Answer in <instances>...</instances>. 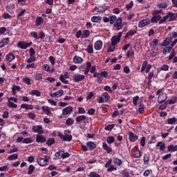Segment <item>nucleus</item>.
I'll use <instances>...</instances> for the list:
<instances>
[{"label": "nucleus", "mask_w": 177, "mask_h": 177, "mask_svg": "<svg viewBox=\"0 0 177 177\" xmlns=\"http://www.w3.org/2000/svg\"><path fill=\"white\" fill-rule=\"evenodd\" d=\"M64 134H62V132L58 131L57 132V136L62 140L63 141L65 142H71V140H73V135H71V131L70 129H66L64 131Z\"/></svg>", "instance_id": "obj_1"}, {"label": "nucleus", "mask_w": 177, "mask_h": 177, "mask_svg": "<svg viewBox=\"0 0 177 177\" xmlns=\"http://www.w3.org/2000/svg\"><path fill=\"white\" fill-rule=\"evenodd\" d=\"M122 35V32H119L118 35H114L112 37V38L111 39L112 46H116L120 42Z\"/></svg>", "instance_id": "obj_2"}, {"label": "nucleus", "mask_w": 177, "mask_h": 177, "mask_svg": "<svg viewBox=\"0 0 177 177\" xmlns=\"http://www.w3.org/2000/svg\"><path fill=\"white\" fill-rule=\"evenodd\" d=\"M32 131L35 133H38V135L44 134V127L42 125H35L32 128Z\"/></svg>", "instance_id": "obj_3"}, {"label": "nucleus", "mask_w": 177, "mask_h": 177, "mask_svg": "<svg viewBox=\"0 0 177 177\" xmlns=\"http://www.w3.org/2000/svg\"><path fill=\"white\" fill-rule=\"evenodd\" d=\"M114 28H116V30L119 31L122 29L123 26H122V17H118L117 19V21L115 22L113 24Z\"/></svg>", "instance_id": "obj_4"}, {"label": "nucleus", "mask_w": 177, "mask_h": 177, "mask_svg": "<svg viewBox=\"0 0 177 177\" xmlns=\"http://www.w3.org/2000/svg\"><path fill=\"white\" fill-rule=\"evenodd\" d=\"M150 23H151V21H150V19L149 18L142 19L138 23V28H145V26H149Z\"/></svg>", "instance_id": "obj_5"}, {"label": "nucleus", "mask_w": 177, "mask_h": 177, "mask_svg": "<svg viewBox=\"0 0 177 177\" xmlns=\"http://www.w3.org/2000/svg\"><path fill=\"white\" fill-rule=\"evenodd\" d=\"M64 94V91H63V89H60L59 91H55L54 93H50L49 95L51 97H60L63 96Z\"/></svg>", "instance_id": "obj_6"}, {"label": "nucleus", "mask_w": 177, "mask_h": 177, "mask_svg": "<svg viewBox=\"0 0 177 177\" xmlns=\"http://www.w3.org/2000/svg\"><path fill=\"white\" fill-rule=\"evenodd\" d=\"M84 79H85V75H84L75 74L73 75V80L75 81V82H77V83L82 82V80H84Z\"/></svg>", "instance_id": "obj_7"}, {"label": "nucleus", "mask_w": 177, "mask_h": 177, "mask_svg": "<svg viewBox=\"0 0 177 177\" xmlns=\"http://www.w3.org/2000/svg\"><path fill=\"white\" fill-rule=\"evenodd\" d=\"M167 98V95L166 93H162L158 95V102L159 104H162L163 102H165L166 101Z\"/></svg>", "instance_id": "obj_8"}, {"label": "nucleus", "mask_w": 177, "mask_h": 177, "mask_svg": "<svg viewBox=\"0 0 177 177\" xmlns=\"http://www.w3.org/2000/svg\"><path fill=\"white\" fill-rule=\"evenodd\" d=\"M16 8L15 3H10L7 5L6 7V10L11 15H13L15 12L13 10Z\"/></svg>", "instance_id": "obj_9"}, {"label": "nucleus", "mask_w": 177, "mask_h": 177, "mask_svg": "<svg viewBox=\"0 0 177 177\" xmlns=\"http://www.w3.org/2000/svg\"><path fill=\"white\" fill-rule=\"evenodd\" d=\"M73 106H66L62 110L63 115L64 116H67L68 115H70L73 113Z\"/></svg>", "instance_id": "obj_10"}, {"label": "nucleus", "mask_w": 177, "mask_h": 177, "mask_svg": "<svg viewBox=\"0 0 177 177\" xmlns=\"http://www.w3.org/2000/svg\"><path fill=\"white\" fill-rule=\"evenodd\" d=\"M46 141V138L44 135L37 134L36 136V142L37 143H45Z\"/></svg>", "instance_id": "obj_11"}, {"label": "nucleus", "mask_w": 177, "mask_h": 177, "mask_svg": "<svg viewBox=\"0 0 177 177\" xmlns=\"http://www.w3.org/2000/svg\"><path fill=\"white\" fill-rule=\"evenodd\" d=\"M129 139L130 142H135L138 139V136L136 134H135L133 132L129 131Z\"/></svg>", "instance_id": "obj_12"}, {"label": "nucleus", "mask_w": 177, "mask_h": 177, "mask_svg": "<svg viewBox=\"0 0 177 177\" xmlns=\"http://www.w3.org/2000/svg\"><path fill=\"white\" fill-rule=\"evenodd\" d=\"M86 120V115H78L76 118V123L77 124L80 125L81 124V123H82V122L85 121Z\"/></svg>", "instance_id": "obj_13"}, {"label": "nucleus", "mask_w": 177, "mask_h": 177, "mask_svg": "<svg viewBox=\"0 0 177 177\" xmlns=\"http://www.w3.org/2000/svg\"><path fill=\"white\" fill-rule=\"evenodd\" d=\"M102 148L106 152L109 154L112 151V149L108 145L106 142H102Z\"/></svg>", "instance_id": "obj_14"}, {"label": "nucleus", "mask_w": 177, "mask_h": 177, "mask_svg": "<svg viewBox=\"0 0 177 177\" xmlns=\"http://www.w3.org/2000/svg\"><path fill=\"white\" fill-rule=\"evenodd\" d=\"M17 47L22 50H26L28 48L27 42L20 41L17 44Z\"/></svg>", "instance_id": "obj_15"}, {"label": "nucleus", "mask_w": 177, "mask_h": 177, "mask_svg": "<svg viewBox=\"0 0 177 177\" xmlns=\"http://www.w3.org/2000/svg\"><path fill=\"white\" fill-rule=\"evenodd\" d=\"M102 41L101 40H97L94 44V48L95 50L98 51L102 49Z\"/></svg>", "instance_id": "obj_16"}, {"label": "nucleus", "mask_w": 177, "mask_h": 177, "mask_svg": "<svg viewBox=\"0 0 177 177\" xmlns=\"http://www.w3.org/2000/svg\"><path fill=\"white\" fill-rule=\"evenodd\" d=\"M44 24V18L41 16H37L35 21V26L39 27Z\"/></svg>", "instance_id": "obj_17"}, {"label": "nucleus", "mask_w": 177, "mask_h": 177, "mask_svg": "<svg viewBox=\"0 0 177 177\" xmlns=\"http://www.w3.org/2000/svg\"><path fill=\"white\" fill-rule=\"evenodd\" d=\"M21 108L26 110H33L34 106L32 104H28L26 103L21 104Z\"/></svg>", "instance_id": "obj_18"}, {"label": "nucleus", "mask_w": 177, "mask_h": 177, "mask_svg": "<svg viewBox=\"0 0 177 177\" xmlns=\"http://www.w3.org/2000/svg\"><path fill=\"white\" fill-rule=\"evenodd\" d=\"M172 41V37H167L166 38L163 42L161 44V46L163 47V46H167L169 45L170 43H171Z\"/></svg>", "instance_id": "obj_19"}, {"label": "nucleus", "mask_w": 177, "mask_h": 177, "mask_svg": "<svg viewBox=\"0 0 177 177\" xmlns=\"http://www.w3.org/2000/svg\"><path fill=\"white\" fill-rule=\"evenodd\" d=\"M86 145L90 151H93V149L96 148V145L93 141H88L86 142Z\"/></svg>", "instance_id": "obj_20"}, {"label": "nucleus", "mask_w": 177, "mask_h": 177, "mask_svg": "<svg viewBox=\"0 0 177 177\" xmlns=\"http://www.w3.org/2000/svg\"><path fill=\"white\" fill-rule=\"evenodd\" d=\"M6 60H8V62H12L13 60L16 59V57L12 53H9L6 57Z\"/></svg>", "instance_id": "obj_21"}, {"label": "nucleus", "mask_w": 177, "mask_h": 177, "mask_svg": "<svg viewBox=\"0 0 177 177\" xmlns=\"http://www.w3.org/2000/svg\"><path fill=\"white\" fill-rule=\"evenodd\" d=\"M149 160H150V154L145 153L143 156L144 165H148Z\"/></svg>", "instance_id": "obj_22"}, {"label": "nucleus", "mask_w": 177, "mask_h": 177, "mask_svg": "<svg viewBox=\"0 0 177 177\" xmlns=\"http://www.w3.org/2000/svg\"><path fill=\"white\" fill-rule=\"evenodd\" d=\"M84 62V59L82 57L75 55L73 58V62L75 64H82Z\"/></svg>", "instance_id": "obj_23"}, {"label": "nucleus", "mask_w": 177, "mask_h": 177, "mask_svg": "<svg viewBox=\"0 0 177 177\" xmlns=\"http://www.w3.org/2000/svg\"><path fill=\"white\" fill-rule=\"evenodd\" d=\"M18 158H19V154L17 153L9 155L8 157V160H12V161L16 160Z\"/></svg>", "instance_id": "obj_24"}, {"label": "nucleus", "mask_w": 177, "mask_h": 177, "mask_svg": "<svg viewBox=\"0 0 177 177\" xmlns=\"http://www.w3.org/2000/svg\"><path fill=\"white\" fill-rule=\"evenodd\" d=\"M7 106L10 109H18V105L10 100L8 101Z\"/></svg>", "instance_id": "obj_25"}, {"label": "nucleus", "mask_w": 177, "mask_h": 177, "mask_svg": "<svg viewBox=\"0 0 177 177\" xmlns=\"http://www.w3.org/2000/svg\"><path fill=\"white\" fill-rule=\"evenodd\" d=\"M37 163L40 167H44L46 165V160L44 158H40L37 159Z\"/></svg>", "instance_id": "obj_26"}, {"label": "nucleus", "mask_w": 177, "mask_h": 177, "mask_svg": "<svg viewBox=\"0 0 177 177\" xmlns=\"http://www.w3.org/2000/svg\"><path fill=\"white\" fill-rule=\"evenodd\" d=\"M136 32L137 31L136 30H131L128 31L127 33L124 36V39H128L130 36L133 37V35H136Z\"/></svg>", "instance_id": "obj_27"}, {"label": "nucleus", "mask_w": 177, "mask_h": 177, "mask_svg": "<svg viewBox=\"0 0 177 177\" xmlns=\"http://www.w3.org/2000/svg\"><path fill=\"white\" fill-rule=\"evenodd\" d=\"M29 94L30 95H35L36 97H41V91L37 89L32 90L30 91Z\"/></svg>", "instance_id": "obj_28"}, {"label": "nucleus", "mask_w": 177, "mask_h": 177, "mask_svg": "<svg viewBox=\"0 0 177 177\" xmlns=\"http://www.w3.org/2000/svg\"><path fill=\"white\" fill-rule=\"evenodd\" d=\"M83 50L87 52L88 54H93V45L89 44L87 48L83 49Z\"/></svg>", "instance_id": "obj_29"}, {"label": "nucleus", "mask_w": 177, "mask_h": 177, "mask_svg": "<svg viewBox=\"0 0 177 177\" xmlns=\"http://www.w3.org/2000/svg\"><path fill=\"white\" fill-rule=\"evenodd\" d=\"M139 108H138V113L140 114H142L145 112V105L142 102H138Z\"/></svg>", "instance_id": "obj_30"}, {"label": "nucleus", "mask_w": 177, "mask_h": 177, "mask_svg": "<svg viewBox=\"0 0 177 177\" xmlns=\"http://www.w3.org/2000/svg\"><path fill=\"white\" fill-rule=\"evenodd\" d=\"M89 36H91V31H89V30H84L82 39H87Z\"/></svg>", "instance_id": "obj_31"}, {"label": "nucleus", "mask_w": 177, "mask_h": 177, "mask_svg": "<svg viewBox=\"0 0 177 177\" xmlns=\"http://www.w3.org/2000/svg\"><path fill=\"white\" fill-rule=\"evenodd\" d=\"M152 49L153 51L151 52L149 55L151 58H154L157 56V54L158 53V48H153Z\"/></svg>", "instance_id": "obj_32"}, {"label": "nucleus", "mask_w": 177, "mask_h": 177, "mask_svg": "<svg viewBox=\"0 0 177 177\" xmlns=\"http://www.w3.org/2000/svg\"><path fill=\"white\" fill-rule=\"evenodd\" d=\"M113 161L114 162V165L116 166H121L122 165V161L118 158H113Z\"/></svg>", "instance_id": "obj_33"}, {"label": "nucleus", "mask_w": 177, "mask_h": 177, "mask_svg": "<svg viewBox=\"0 0 177 177\" xmlns=\"http://www.w3.org/2000/svg\"><path fill=\"white\" fill-rule=\"evenodd\" d=\"M167 16L168 19L169 18L170 22L175 21V19H176V17L174 15V13H173V12H168L167 14Z\"/></svg>", "instance_id": "obj_34"}, {"label": "nucleus", "mask_w": 177, "mask_h": 177, "mask_svg": "<svg viewBox=\"0 0 177 177\" xmlns=\"http://www.w3.org/2000/svg\"><path fill=\"white\" fill-rule=\"evenodd\" d=\"M35 169H36V167L33 165H30L28 167V174L32 175L35 171Z\"/></svg>", "instance_id": "obj_35"}, {"label": "nucleus", "mask_w": 177, "mask_h": 177, "mask_svg": "<svg viewBox=\"0 0 177 177\" xmlns=\"http://www.w3.org/2000/svg\"><path fill=\"white\" fill-rule=\"evenodd\" d=\"M177 101V97H173L172 98L166 101V102H167V104H169V105H172L176 103Z\"/></svg>", "instance_id": "obj_36"}, {"label": "nucleus", "mask_w": 177, "mask_h": 177, "mask_svg": "<svg viewBox=\"0 0 177 177\" xmlns=\"http://www.w3.org/2000/svg\"><path fill=\"white\" fill-rule=\"evenodd\" d=\"M101 21V17L100 16H93L91 17V21L93 23H99Z\"/></svg>", "instance_id": "obj_37"}, {"label": "nucleus", "mask_w": 177, "mask_h": 177, "mask_svg": "<svg viewBox=\"0 0 177 177\" xmlns=\"http://www.w3.org/2000/svg\"><path fill=\"white\" fill-rule=\"evenodd\" d=\"M55 138H50L47 140V141L46 142V144L48 146L50 147L52 145H53L55 144Z\"/></svg>", "instance_id": "obj_38"}, {"label": "nucleus", "mask_w": 177, "mask_h": 177, "mask_svg": "<svg viewBox=\"0 0 177 177\" xmlns=\"http://www.w3.org/2000/svg\"><path fill=\"white\" fill-rule=\"evenodd\" d=\"M167 124H174V123H176L177 122V118H176L175 117L171 118H168L167 120Z\"/></svg>", "instance_id": "obj_39"}, {"label": "nucleus", "mask_w": 177, "mask_h": 177, "mask_svg": "<svg viewBox=\"0 0 177 177\" xmlns=\"http://www.w3.org/2000/svg\"><path fill=\"white\" fill-rule=\"evenodd\" d=\"M117 20L118 19L115 15H111L109 17V23L111 25H113Z\"/></svg>", "instance_id": "obj_40"}, {"label": "nucleus", "mask_w": 177, "mask_h": 177, "mask_svg": "<svg viewBox=\"0 0 177 177\" xmlns=\"http://www.w3.org/2000/svg\"><path fill=\"white\" fill-rule=\"evenodd\" d=\"M115 142V138L113 136H109L106 138V142L109 145H111Z\"/></svg>", "instance_id": "obj_41"}, {"label": "nucleus", "mask_w": 177, "mask_h": 177, "mask_svg": "<svg viewBox=\"0 0 177 177\" xmlns=\"http://www.w3.org/2000/svg\"><path fill=\"white\" fill-rule=\"evenodd\" d=\"M33 142V139L30 137L29 138H25L24 140L22 141L23 144H30Z\"/></svg>", "instance_id": "obj_42"}, {"label": "nucleus", "mask_w": 177, "mask_h": 177, "mask_svg": "<svg viewBox=\"0 0 177 177\" xmlns=\"http://www.w3.org/2000/svg\"><path fill=\"white\" fill-rule=\"evenodd\" d=\"M66 126H72L73 124H74V119L71 118H68L65 122Z\"/></svg>", "instance_id": "obj_43"}, {"label": "nucleus", "mask_w": 177, "mask_h": 177, "mask_svg": "<svg viewBox=\"0 0 177 177\" xmlns=\"http://www.w3.org/2000/svg\"><path fill=\"white\" fill-rule=\"evenodd\" d=\"M158 44V39H154L153 42L149 43V46L152 48H155V47Z\"/></svg>", "instance_id": "obj_44"}, {"label": "nucleus", "mask_w": 177, "mask_h": 177, "mask_svg": "<svg viewBox=\"0 0 177 177\" xmlns=\"http://www.w3.org/2000/svg\"><path fill=\"white\" fill-rule=\"evenodd\" d=\"M59 80L64 84H68V80H66V78L64 77V75H63V74H61L59 76Z\"/></svg>", "instance_id": "obj_45"}, {"label": "nucleus", "mask_w": 177, "mask_h": 177, "mask_svg": "<svg viewBox=\"0 0 177 177\" xmlns=\"http://www.w3.org/2000/svg\"><path fill=\"white\" fill-rule=\"evenodd\" d=\"M171 50H172V47L166 46L165 48H164V50L162 51V54L164 55H166V54L169 53Z\"/></svg>", "instance_id": "obj_46"}, {"label": "nucleus", "mask_w": 177, "mask_h": 177, "mask_svg": "<svg viewBox=\"0 0 177 177\" xmlns=\"http://www.w3.org/2000/svg\"><path fill=\"white\" fill-rule=\"evenodd\" d=\"M141 153H142L141 151H140L138 148H137V151H135V153H134V158H140L141 156H142Z\"/></svg>", "instance_id": "obj_47"}, {"label": "nucleus", "mask_w": 177, "mask_h": 177, "mask_svg": "<svg viewBox=\"0 0 177 177\" xmlns=\"http://www.w3.org/2000/svg\"><path fill=\"white\" fill-rule=\"evenodd\" d=\"M30 35L36 40H39V35L36 31H32L30 33Z\"/></svg>", "instance_id": "obj_48"}, {"label": "nucleus", "mask_w": 177, "mask_h": 177, "mask_svg": "<svg viewBox=\"0 0 177 177\" xmlns=\"http://www.w3.org/2000/svg\"><path fill=\"white\" fill-rule=\"evenodd\" d=\"M44 39H45V32L44 30H40L39 32L38 40H43Z\"/></svg>", "instance_id": "obj_49"}, {"label": "nucleus", "mask_w": 177, "mask_h": 177, "mask_svg": "<svg viewBox=\"0 0 177 177\" xmlns=\"http://www.w3.org/2000/svg\"><path fill=\"white\" fill-rule=\"evenodd\" d=\"M2 18L5 20L6 19H11L12 18V16L11 15H10L8 12H4L3 15H2Z\"/></svg>", "instance_id": "obj_50"}, {"label": "nucleus", "mask_w": 177, "mask_h": 177, "mask_svg": "<svg viewBox=\"0 0 177 177\" xmlns=\"http://www.w3.org/2000/svg\"><path fill=\"white\" fill-rule=\"evenodd\" d=\"M102 97L104 98V102H107L110 100V96L107 92H104L102 93Z\"/></svg>", "instance_id": "obj_51"}, {"label": "nucleus", "mask_w": 177, "mask_h": 177, "mask_svg": "<svg viewBox=\"0 0 177 177\" xmlns=\"http://www.w3.org/2000/svg\"><path fill=\"white\" fill-rule=\"evenodd\" d=\"M120 174L122 175V177H130L129 173L126 169H123Z\"/></svg>", "instance_id": "obj_52"}, {"label": "nucleus", "mask_w": 177, "mask_h": 177, "mask_svg": "<svg viewBox=\"0 0 177 177\" xmlns=\"http://www.w3.org/2000/svg\"><path fill=\"white\" fill-rule=\"evenodd\" d=\"M133 6V1H131L129 3L125 5V8L127 9V11H129L132 8Z\"/></svg>", "instance_id": "obj_53"}, {"label": "nucleus", "mask_w": 177, "mask_h": 177, "mask_svg": "<svg viewBox=\"0 0 177 177\" xmlns=\"http://www.w3.org/2000/svg\"><path fill=\"white\" fill-rule=\"evenodd\" d=\"M48 60L50 61L52 66H55V64H56V59L55 58V57H53L52 55H50L48 57Z\"/></svg>", "instance_id": "obj_54"}, {"label": "nucleus", "mask_w": 177, "mask_h": 177, "mask_svg": "<svg viewBox=\"0 0 177 177\" xmlns=\"http://www.w3.org/2000/svg\"><path fill=\"white\" fill-rule=\"evenodd\" d=\"M88 177H101V176L96 171H91L90 174H88Z\"/></svg>", "instance_id": "obj_55"}, {"label": "nucleus", "mask_w": 177, "mask_h": 177, "mask_svg": "<svg viewBox=\"0 0 177 177\" xmlns=\"http://www.w3.org/2000/svg\"><path fill=\"white\" fill-rule=\"evenodd\" d=\"M148 64H147V61H144L142 64V68H141V73H143L146 68L148 66Z\"/></svg>", "instance_id": "obj_56"}, {"label": "nucleus", "mask_w": 177, "mask_h": 177, "mask_svg": "<svg viewBox=\"0 0 177 177\" xmlns=\"http://www.w3.org/2000/svg\"><path fill=\"white\" fill-rule=\"evenodd\" d=\"M117 167H115L113 165H111L106 169L107 172H111L113 171H116Z\"/></svg>", "instance_id": "obj_57"}, {"label": "nucleus", "mask_w": 177, "mask_h": 177, "mask_svg": "<svg viewBox=\"0 0 177 177\" xmlns=\"http://www.w3.org/2000/svg\"><path fill=\"white\" fill-rule=\"evenodd\" d=\"M23 82L26 84L27 85H30L31 84V79L30 77H24L23 79Z\"/></svg>", "instance_id": "obj_58"}, {"label": "nucleus", "mask_w": 177, "mask_h": 177, "mask_svg": "<svg viewBox=\"0 0 177 177\" xmlns=\"http://www.w3.org/2000/svg\"><path fill=\"white\" fill-rule=\"evenodd\" d=\"M1 41L3 43V45L6 46H7L8 44H10V40L9 37H6V38L3 39L1 40Z\"/></svg>", "instance_id": "obj_59"}, {"label": "nucleus", "mask_w": 177, "mask_h": 177, "mask_svg": "<svg viewBox=\"0 0 177 177\" xmlns=\"http://www.w3.org/2000/svg\"><path fill=\"white\" fill-rule=\"evenodd\" d=\"M114 127H115L114 124H108L106 127H105L104 129L106 131H111L114 128Z\"/></svg>", "instance_id": "obj_60"}, {"label": "nucleus", "mask_w": 177, "mask_h": 177, "mask_svg": "<svg viewBox=\"0 0 177 177\" xmlns=\"http://www.w3.org/2000/svg\"><path fill=\"white\" fill-rule=\"evenodd\" d=\"M139 100V96L138 95H136L133 97V104L136 106L138 105V100Z\"/></svg>", "instance_id": "obj_61"}, {"label": "nucleus", "mask_w": 177, "mask_h": 177, "mask_svg": "<svg viewBox=\"0 0 177 177\" xmlns=\"http://www.w3.org/2000/svg\"><path fill=\"white\" fill-rule=\"evenodd\" d=\"M35 76V80H37V81H40L41 80H42V74L41 73H37Z\"/></svg>", "instance_id": "obj_62"}, {"label": "nucleus", "mask_w": 177, "mask_h": 177, "mask_svg": "<svg viewBox=\"0 0 177 177\" xmlns=\"http://www.w3.org/2000/svg\"><path fill=\"white\" fill-rule=\"evenodd\" d=\"M145 140L146 138L145 136H142V138H140V144L141 147H144L145 146Z\"/></svg>", "instance_id": "obj_63"}, {"label": "nucleus", "mask_w": 177, "mask_h": 177, "mask_svg": "<svg viewBox=\"0 0 177 177\" xmlns=\"http://www.w3.org/2000/svg\"><path fill=\"white\" fill-rule=\"evenodd\" d=\"M169 37L173 39H176L177 38V31L176 32H171L170 34H169Z\"/></svg>", "instance_id": "obj_64"}]
</instances>
